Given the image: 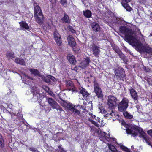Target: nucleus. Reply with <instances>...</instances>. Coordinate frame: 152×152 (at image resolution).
I'll list each match as a JSON object with an SVG mask.
<instances>
[{
	"label": "nucleus",
	"mask_w": 152,
	"mask_h": 152,
	"mask_svg": "<svg viewBox=\"0 0 152 152\" xmlns=\"http://www.w3.org/2000/svg\"><path fill=\"white\" fill-rule=\"evenodd\" d=\"M122 128L124 130H126H126H128V127L129 126H128L127 124H123V123H122Z\"/></svg>",
	"instance_id": "41"
},
{
	"label": "nucleus",
	"mask_w": 152,
	"mask_h": 152,
	"mask_svg": "<svg viewBox=\"0 0 152 152\" xmlns=\"http://www.w3.org/2000/svg\"><path fill=\"white\" fill-rule=\"evenodd\" d=\"M34 15L42 13L40 7L37 3L34 4Z\"/></svg>",
	"instance_id": "18"
},
{
	"label": "nucleus",
	"mask_w": 152,
	"mask_h": 152,
	"mask_svg": "<svg viewBox=\"0 0 152 152\" xmlns=\"http://www.w3.org/2000/svg\"><path fill=\"white\" fill-rule=\"evenodd\" d=\"M66 85L69 91H75V87L72 82L69 80H67L66 82Z\"/></svg>",
	"instance_id": "13"
},
{
	"label": "nucleus",
	"mask_w": 152,
	"mask_h": 152,
	"mask_svg": "<svg viewBox=\"0 0 152 152\" xmlns=\"http://www.w3.org/2000/svg\"><path fill=\"white\" fill-rule=\"evenodd\" d=\"M130 0H122V5L127 4L128 3L130 2Z\"/></svg>",
	"instance_id": "44"
},
{
	"label": "nucleus",
	"mask_w": 152,
	"mask_h": 152,
	"mask_svg": "<svg viewBox=\"0 0 152 152\" xmlns=\"http://www.w3.org/2000/svg\"><path fill=\"white\" fill-rule=\"evenodd\" d=\"M126 133L128 134L132 135L133 137H135L139 134V136L140 137L142 138L146 143L148 145H151L152 147L151 142V139L149 137L142 129L138 128L135 126H130L129 127L128 130H126Z\"/></svg>",
	"instance_id": "2"
},
{
	"label": "nucleus",
	"mask_w": 152,
	"mask_h": 152,
	"mask_svg": "<svg viewBox=\"0 0 152 152\" xmlns=\"http://www.w3.org/2000/svg\"><path fill=\"white\" fill-rule=\"evenodd\" d=\"M114 50L118 54V55L121 52L120 50L118 48L115 49Z\"/></svg>",
	"instance_id": "51"
},
{
	"label": "nucleus",
	"mask_w": 152,
	"mask_h": 152,
	"mask_svg": "<svg viewBox=\"0 0 152 152\" xmlns=\"http://www.w3.org/2000/svg\"><path fill=\"white\" fill-rule=\"evenodd\" d=\"M69 44L72 48L75 47L76 45V42L74 38L72 35H69L67 37Z\"/></svg>",
	"instance_id": "14"
},
{
	"label": "nucleus",
	"mask_w": 152,
	"mask_h": 152,
	"mask_svg": "<svg viewBox=\"0 0 152 152\" xmlns=\"http://www.w3.org/2000/svg\"><path fill=\"white\" fill-rule=\"evenodd\" d=\"M91 117L92 118H95L96 117V116L94 115H93L92 114Z\"/></svg>",
	"instance_id": "60"
},
{
	"label": "nucleus",
	"mask_w": 152,
	"mask_h": 152,
	"mask_svg": "<svg viewBox=\"0 0 152 152\" xmlns=\"http://www.w3.org/2000/svg\"><path fill=\"white\" fill-rule=\"evenodd\" d=\"M129 91H130L131 96L134 101L135 103H137L138 102V95L136 91L132 88L129 89Z\"/></svg>",
	"instance_id": "11"
},
{
	"label": "nucleus",
	"mask_w": 152,
	"mask_h": 152,
	"mask_svg": "<svg viewBox=\"0 0 152 152\" xmlns=\"http://www.w3.org/2000/svg\"><path fill=\"white\" fill-rule=\"evenodd\" d=\"M122 5L124 7V8H125L126 9V10L127 11H130L132 10V8L129 5V4H124V5Z\"/></svg>",
	"instance_id": "34"
},
{
	"label": "nucleus",
	"mask_w": 152,
	"mask_h": 152,
	"mask_svg": "<svg viewBox=\"0 0 152 152\" xmlns=\"http://www.w3.org/2000/svg\"><path fill=\"white\" fill-rule=\"evenodd\" d=\"M56 152H67L60 146H58V148L56 150Z\"/></svg>",
	"instance_id": "36"
},
{
	"label": "nucleus",
	"mask_w": 152,
	"mask_h": 152,
	"mask_svg": "<svg viewBox=\"0 0 152 152\" xmlns=\"http://www.w3.org/2000/svg\"><path fill=\"white\" fill-rule=\"evenodd\" d=\"M117 99L113 96L110 95L108 96L107 104L110 109H113L116 107Z\"/></svg>",
	"instance_id": "5"
},
{
	"label": "nucleus",
	"mask_w": 152,
	"mask_h": 152,
	"mask_svg": "<svg viewBox=\"0 0 152 152\" xmlns=\"http://www.w3.org/2000/svg\"><path fill=\"white\" fill-rule=\"evenodd\" d=\"M22 81L23 82V83H24L25 84H27L28 85H30V84H29V83L28 82H27V81H26L24 80H23Z\"/></svg>",
	"instance_id": "57"
},
{
	"label": "nucleus",
	"mask_w": 152,
	"mask_h": 152,
	"mask_svg": "<svg viewBox=\"0 0 152 152\" xmlns=\"http://www.w3.org/2000/svg\"><path fill=\"white\" fill-rule=\"evenodd\" d=\"M55 109H56L58 111L59 110L60 113H61V111H64L58 105V106L57 107V108Z\"/></svg>",
	"instance_id": "46"
},
{
	"label": "nucleus",
	"mask_w": 152,
	"mask_h": 152,
	"mask_svg": "<svg viewBox=\"0 0 152 152\" xmlns=\"http://www.w3.org/2000/svg\"><path fill=\"white\" fill-rule=\"evenodd\" d=\"M44 146L48 151H51V152H56V149L54 150L53 148L51 146H48L47 144H45L44 145Z\"/></svg>",
	"instance_id": "26"
},
{
	"label": "nucleus",
	"mask_w": 152,
	"mask_h": 152,
	"mask_svg": "<svg viewBox=\"0 0 152 152\" xmlns=\"http://www.w3.org/2000/svg\"><path fill=\"white\" fill-rule=\"evenodd\" d=\"M123 114L124 116L127 118L132 119L133 118L132 115L130 114L127 111H124L123 112Z\"/></svg>",
	"instance_id": "30"
},
{
	"label": "nucleus",
	"mask_w": 152,
	"mask_h": 152,
	"mask_svg": "<svg viewBox=\"0 0 152 152\" xmlns=\"http://www.w3.org/2000/svg\"><path fill=\"white\" fill-rule=\"evenodd\" d=\"M99 109H100V111L101 113H104V116L105 118H107L109 115L113 116L114 115H115V113L113 110H112V111L111 112H108L107 113L105 110L103 109V107H99Z\"/></svg>",
	"instance_id": "15"
},
{
	"label": "nucleus",
	"mask_w": 152,
	"mask_h": 152,
	"mask_svg": "<svg viewBox=\"0 0 152 152\" xmlns=\"http://www.w3.org/2000/svg\"><path fill=\"white\" fill-rule=\"evenodd\" d=\"M48 92V93L52 97H54L55 96V95L53 93V92H52L50 91L49 90Z\"/></svg>",
	"instance_id": "50"
},
{
	"label": "nucleus",
	"mask_w": 152,
	"mask_h": 152,
	"mask_svg": "<svg viewBox=\"0 0 152 152\" xmlns=\"http://www.w3.org/2000/svg\"><path fill=\"white\" fill-rule=\"evenodd\" d=\"M96 119L99 122L100 121V119L98 117H97L96 118Z\"/></svg>",
	"instance_id": "59"
},
{
	"label": "nucleus",
	"mask_w": 152,
	"mask_h": 152,
	"mask_svg": "<svg viewBox=\"0 0 152 152\" xmlns=\"http://www.w3.org/2000/svg\"><path fill=\"white\" fill-rule=\"evenodd\" d=\"M14 115L15 116L16 115V114L15 113H13V114H12V115Z\"/></svg>",
	"instance_id": "62"
},
{
	"label": "nucleus",
	"mask_w": 152,
	"mask_h": 152,
	"mask_svg": "<svg viewBox=\"0 0 152 152\" xmlns=\"http://www.w3.org/2000/svg\"><path fill=\"white\" fill-rule=\"evenodd\" d=\"M48 77L50 78V80H52L54 82L56 80V79L54 77L50 75H48Z\"/></svg>",
	"instance_id": "47"
},
{
	"label": "nucleus",
	"mask_w": 152,
	"mask_h": 152,
	"mask_svg": "<svg viewBox=\"0 0 152 152\" xmlns=\"http://www.w3.org/2000/svg\"><path fill=\"white\" fill-rule=\"evenodd\" d=\"M120 147L123 150L126 152H136V149H134V148L133 146H131V151L127 147L121 145Z\"/></svg>",
	"instance_id": "20"
},
{
	"label": "nucleus",
	"mask_w": 152,
	"mask_h": 152,
	"mask_svg": "<svg viewBox=\"0 0 152 152\" xmlns=\"http://www.w3.org/2000/svg\"><path fill=\"white\" fill-rule=\"evenodd\" d=\"M6 56L8 60L10 59L14 58H15L14 53L10 51L7 52L6 54Z\"/></svg>",
	"instance_id": "23"
},
{
	"label": "nucleus",
	"mask_w": 152,
	"mask_h": 152,
	"mask_svg": "<svg viewBox=\"0 0 152 152\" xmlns=\"http://www.w3.org/2000/svg\"><path fill=\"white\" fill-rule=\"evenodd\" d=\"M19 24L22 30L26 29L29 30V27L28 24L25 21H22L19 23Z\"/></svg>",
	"instance_id": "19"
},
{
	"label": "nucleus",
	"mask_w": 152,
	"mask_h": 152,
	"mask_svg": "<svg viewBox=\"0 0 152 152\" xmlns=\"http://www.w3.org/2000/svg\"><path fill=\"white\" fill-rule=\"evenodd\" d=\"M34 17L36 22L39 24H42L43 23L44 16L43 13L34 15Z\"/></svg>",
	"instance_id": "10"
},
{
	"label": "nucleus",
	"mask_w": 152,
	"mask_h": 152,
	"mask_svg": "<svg viewBox=\"0 0 152 152\" xmlns=\"http://www.w3.org/2000/svg\"><path fill=\"white\" fill-rule=\"evenodd\" d=\"M90 121H91V122L92 124H94L95 126H98V124H97V122H96L95 121H93L92 120H90Z\"/></svg>",
	"instance_id": "48"
},
{
	"label": "nucleus",
	"mask_w": 152,
	"mask_h": 152,
	"mask_svg": "<svg viewBox=\"0 0 152 152\" xmlns=\"http://www.w3.org/2000/svg\"><path fill=\"white\" fill-rule=\"evenodd\" d=\"M61 38H59L55 39L56 44L58 46L60 45L62 43L61 41Z\"/></svg>",
	"instance_id": "39"
},
{
	"label": "nucleus",
	"mask_w": 152,
	"mask_h": 152,
	"mask_svg": "<svg viewBox=\"0 0 152 152\" xmlns=\"http://www.w3.org/2000/svg\"><path fill=\"white\" fill-rule=\"evenodd\" d=\"M4 146V140L2 138V135L0 134V146L3 147Z\"/></svg>",
	"instance_id": "40"
},
{
	"label": "nucleus",
	"mask_w": 152,
	"mask_h": 152,
	"mask_svg": "<svg viewBox=\"0 0 152 152\" xmlns=\"http://www.w3.org/2000/svg\"><path fill=\"white\" fill-rule=\"evenodd\" d=\"M67 58L70 63L75 65L76 64V61L74 56L71 54H69L67 56Z\"/></svg>",
	"instance_id": "16"
},
{
	"label": "nucleus",
	"mask_w": 152,
	"mask_h": 152,
	"mask_svg": "<svg viewBox=\"0 0 152 152\" xmlns=\"http://www.w3.org/2000/svg\"><path fill=\"white\" fill-rule=\"evenodd\" d=\"M17 118L19 120L22 122L23 123H24V121L23 120V115L20 113H19L17 114Z\"/></svg>",
	"instance_id": "32"
},
{
	"label": "nucleus",
	"mask_w": 152,
	"mask_h": 152,
	"mask_svg": "<svg viewBox=\"0 0 152 152\" xmlns=\"http://www.w3.org/2000/svg\"><path fill=\"white\" fill-rule=\"evenodd\" d=\"M118 55L119 57L123 61V62L126 61V58L121 52L118 54Z\"/></svg>",
	"instance_id": "33"
},
{
	"label": "nucleus",
	"mask_w": 152,
	"mask_h": 152,
	"mask_svg": "<svg viewBox=\"0 0 152 152\" xmlns=\"http://www.w3.org/2000/svg\"><path fill=\"white\" fill-rule=\"evenodd\" d=\"M79 93L81 94L83 98V99H86L90 96V94L84 88L81 87L79 88Z\"/></svg>",
	"instance_id": "12"
},
{
	"label": "nucleus",
	"mask_w": 152,
	"mask_h": 152,
	"mask_svg": "<svg viewBox=\"0 0 152 152\" xmlns=\"http://www.w3.org/2000/svg\"><path fill=\"white\" fill-rule=\"evenodd\" d=\"M29 149L31 151L34 152H37L38 151V150L37 149L33 147H30L29 148Z\"/></svg>",
	"instance_id": "45"
},
{
	"label": "nucleus",
	"mask_w": 152,
	"mask_h": 152,
	"mask_svg": "<svg viewBox=\"0 0 152 152\" xmlns=\"http://www.w3.org/2000/svg\"><path fill=\"white\" fill-rule=\"evenodd\" d=\"M117 20V23L119 25L124 24L125 21L121 18H116Z\"/></svg>",
	"instance_id": "35"
},
{
	"label": "nucleus",
	"mask_w": 152,
	"mask_h": 152,
	"mask_svg": "<svg viewBox=\"0 0 152 152\" xmlns=\"http://www.w3.org/2000/svg\"><path fill=\"white\" fill-rule=\"evenodd\" d=\"M47 28V27H46L45 26H44V29L45 30H46Z\"/></svg>",
	"instance_id": "61"
},
{
	"label": "nucleus",
	"mask_w": 152,
	"mask_h": 152,
	"mask_svg": "<svg viewBox=\"0 0 152 152\" xmlns=\"http://www.w3.org/2000/svg\"><path fill=\"white\" fill-rule=\"evenodd\" d=\"M31 91L33 94L32 101L34 102H39L40 101V95L39 89L36 87L34 86L32 87Z\"/></svg>",
	"instance_id": "4"
},
{
	"label": "nucleus",
	"mask_w": 152,
	"mask_h": 152,
	"mask_svg": "<svg viewBox=\"0 0 152 152\" xmlns=\"http://www.w3.org/2000/svg\"><path fill=\"white\" fill-rule=\"evenodd\" d=\"M72 70L75 71H77V66H75L74 68H72Z\"/></svg>",
	"instance_id": "56"
},
{
	"label": "nucleus",
	"mask_w": 152,
	"mask_h": 152,
	"mask_svg": "<svg viewBox=\"0 0 152 152\" xmlns=\"http://www.w3.org/2000/svg\"><path fill=\"white\" fill-rule=\"evenodd\" d=\"M61 20L62 21L65 23H69L70 22L69 16L66 14H64V16Z\"/></svg>",
	"instance_id": "28"
},
{
	"label": "nucleus",
	"mask_w": 152,
	"mask_h": 152,
	"mask_svg": "<svg viewBox=\"0 0 152 152\" xmlns=\"http://www.w3.org/2000/svg\"><path fill=\"white\" fill-rule=\"evenodd\" d=\"M94 92L96 94L97 97L100 99H102L103 96L99 84L95 81H94Z\"/></svg>",
	"instance_id": "7"
},
{
	"label": "nucleus",
	"mask_w": 152,
	"mask_h": 152,
	"mask_svg": "<svg viewBox=\"0 0 152 152\" xmlns=\"http://www.w3.org/2000/svg\"><path fill=\"white\" fill-rule=\"evenodd\" d=\"M92 28L95 32H98L100 30V26L98 23L93 22L92 24Z\"/></svg>",
	"instance_id": "21"
},
{
	"label": "nucleus",
	"mask_w": 152,
	"mask_h": 152,
	"mask_svg": "<svg viewBox=\"0 0 152 152\" xmlns=\"http://www.w3.org/2000/svg\"><path fill=\"white\" fill-rule=\"evenodd\" d=\"M77 106H74L72 105H69V109L72 112H73L75 114L78 115L80 114V111L76 109Z\"/></svg>",
	"instance_id": "17"
},
{
	"label": "nucleus",
	"mask_w": 152,
	"mask_h": 152,
	"mask_svg": "<svg viewBox=\"0 0 152 152\" xmlns=\"http://www.w3.org/2000/svg\"><path fill=\"white\" fill-rule=\"evenodd\" d=\"M120 32L125 34V40L141 53L152 55V49L148 46H143L137 38L136 33L131 29L125 26H121L119 28Z\"/></svg>",
	"instance_id": "1"
},
{
	"label": "nucleus",
	"mask_w": 152,
	"mask_h": 152,
	"mask_svg": "<svg viewBox=\"0 0 152 152\" xmlns=\"http://www.w3.org/2000/svg\"><path fill=\"white\" fill-rule=\"evenodd\" d=\"M109 137H108L107 136H106V137H104V138H105L108 141H109V140L110 139H111V137H110V135H108Z\"/></svg>",
	"instance_id": "53"
},
{
	"label": "nucleus",
	"mask_w": 152,
	"mask_h": 152,
	"mask_svg": "<svg viewBox=\"0 0 152 152\" xmlns=\"http://www.w3.org/2000/svg\"><path fill=\"white\" fill-rule=\"evenodd\" d=\"M90 61V59L88 58H85L82 63V65L83 67H86L88 65Z\"/></svg>",
	"instance_id": "25"
},
{
	"label": "nucleus",
	"mask_w": 152,
	"mask_h": 152,
	"mask_svg": "<svg viewBox=\"0 0 152 152\" xmlns=\"http://www.w3.org/2000/svg\"><path fill=\"white\" fill-rule=\"evenodd\" d=\"M129 101L126 98H124L118 104V110L120 112L125 111L128 107Z\"/></svg>",
	"instance_id": "3"
},
{
	"label": "nucleus",
	"mask_w": 152,
	"mask_h": 152,
	"mask_svg": "<svg viewBox=\"0 0 152 152\" xmlns=\"http://www.w3.org/2000/svg\"><path fill=\"white\" fill-rule=\"evenodd\" d=\"M15 62L18 64L23 65H25V63L24 60L18 58L15 59Z\"/></svg>",
	"instance_id": "24"
},
{
	"label": "nucleus",
	"mask_w": 152,
	"mask_h": 152,
	"mask_svg": "<svg viewBox=\"0 0 152 152\" xmlns=\"http://www.w3.org/2000/svg\"><path fill=\"white\" fill-rule=\"evenodd\" d=\"M45 98L48 102V104L53 109L57 108V107L58 106V104L52 98H48L47 96H45Z\"/></svg>",
	"instance_id": "8"
},
{
	"label": "nucleus",
	"mask_w": 152,
	"mask_h": 152,
	"mask_svg": "<svg viewBox=\"0 0 152 152\" xmlns=\"http://www.w3.org/2000/svg\"><path fill=\"white\" fill-rule=\"evenodd\" d=\"M83 15L86 18H90L91 16V12L88 10H87L85 11H83Z\"/></svg>",
	"instance_id": "27"
},
{
	"label": "nucleus",
	"mask_w": 152,
	"mask_h": 152,
	"mask_svg": "<svg viewBox=\"0 0 152 152\" xmlns=\"http://www.w3.org/2000/svg\"><path fill=\"white\" fill-rule=\"evenodd\" d=\"M43 80L46 83H50L51 82L50 78L48 77V75L46 77H43Z\"/></svg>",
	"instance_id": "38"
},
{
	"label": "nucleus",
	"mask_w": 152,
	"mask_h": 152,
	"mask_svg": "<svg viewBox=\"0 0 152 152\" xmlns=\"http://www.w3.org/2000/svg\"><path fill=\"white\" fill-rule=\"evenodd\" d=\"M148 134L150 135L152 137V131L150 130L148 132Z\"/></svg>",
	"instance_id": "55"
},
{
	"label": "nucleus",
	"mask_w": 152,
	"mask_h": 152,
	"mask_svg": "<svg viewBox=\"0 0 152 152\" xmlns=\"http://www.w3.org/2000/svg\"><path fill=\"white\" fill-rule=\"evenodd\" d=\"M124 49L125 50V51L126 52H129V50H128L127 49V48L126 47H125L124 48Z\"/></svg>",
	"instance_id": "58"
},
{
	"label": "nucleus",
	"mask_w": 152,
	"mask_h": 152,
	"mask_svg": "<svg viewBox=\"0 0 152 152\" xmlns=\"http://www.w3.org/2000/svg\"><path fill=\"white\" fill-rule=\"evenodd\" d=\"M148 69H147V70H146V71H148Z\"/></svg>",
	"instance_id": "64"
},
{
	"label": "nucleus",
	"mask_w": 152,
	"mask_h": 152,
	"mask_svg": "<svg viewBox=\"0 0 152 152\" xmlns=\"http://www.w3.org/2000/svg\"><path fill=\"white\" fill-rule=\"evenodd\" d=\"M61 3L64 6H66L67 4L66 0H61Z\"/></svg>",
	"instance_id": "43"
},
{
	"label": "nucleus",
	"mask_w": 152,
	"mask_h": 152,
	"mask_svg": "<svg viewBox=\"0 0 152 152\" xmlns=\"http://www.w3.org/2000/svg\"><path fill=\"white\" fill-rule=\"evenodd\" d=\"M29 70L31 72V74H33L35 76H40V73L39 72L37 69H35L30 68Z\"/></svg>",
	"instance_id": "22"
},
{
	"label": "nucleus",
	"mask_w": 152,
	"mask_h": 152,
	"mask_svg": "<svg viewBox=\"0 0 152 152\" xmlns=\"http://www.w3.org/2000/svg\"><path fill=\"white\" fill-rule=\"evenodd\" d=\"M68 30L72 33H74L75 32V31L73 29L72 26H69L68 27Z\"/></svg>",
	"instance_id": "42"
},
{
	"label": "nucleus",
	"mask_w": 152,
	"mask_h": 152,
	"mask_svg": "<svg viewBox=\"0 0 152 152\" xmlns=\"http://www.w3.org/2000/svg\"><path fill=\"white\" fill-rule=\"evenodd\" d=\"M115 73L116 78L118 80H123L125 75L124 69L122 68H118L115 71Z\"/></svg>",
	"instance_id": "6"
},
{
	"label": "nucleus",
	"mask_w": 152,
	"mask_h": 152,
	"mask_svg": "<svg viewBox=\"0 0 152 152\" xmlns=\"http://www.w3.org/2000/svg\"><path fill=\"white\" fill-rule=\"evenodd\" d=\"M58 102L61 105L64 107H66L68 105V103L65 101L62 100L61 99H60V100H59Z\"/></svg>",
	"instance_id": "31"
},
{
	"label": "nucleus",
	"mask_w": 152,
	"mask_h": 152,
	"mask_svg": "<svg viewBox=\"0 0 152 152\" xmlns=\"http://www.w3.org/2000/svg\"><path fill=\"white\" fill-rule=\"evenodd\" d=\"M25 76L26 77V78H27V79H26V80H27V79H31V80H33V78L32 77H30L29 76L27 75H25Z\"/></svg>",
	"instance_id": "52"
},
{
	"label": "nucleus",
	"mask_w": 152,
	"mask_h": 152,
	"mask_svg": "<svg viewBox=\"0 0 152 152\" xmlns=\"http://www.w3.org/2000/svg\"><path fill=\"white\" fill-rule=\"evenodd\" d=\"M91 49L95 56H97L99 54L100 50L99 48L94 43L92 44L91 47Z\"/></svg>",
	"instance_id": "9"
},
{
	"label": "nucleus",
	"mask_w": 152,
	"mask_h": 152,
	"mask_svg": "<svg viewBox=\"0 0 152 152\" xmlns=\"http://www.w3.org/2000/svg\"><path fill=\"white\" fill-rule=\"evenodd\" d=\"M43 88L47 92H48L49 90V88L46 86H43Z\"/></svg>",
	"instance_id": "49"
},
{
	"label": "nucleus",
	"mask_w": 152,
	"mask_h": 152,
	"mask_svg": "<svg viewBox=\"0 0 152 152\" xmlns=\"http://www.w3.org/2000/svg\"><path fill=\"white\" fill-rule=\"evenodd\" d=\"M112 139L113 140V141H115V139L114 138H112Z\"/></svg>",
	"instance_id": "63"
},
{
	"label": "nucleus",
	"mask_w": 152,
	"mask_h": 152,
	"mask_svg": "<svg viewBox=\"0 0 152 152\" xmlns=\"http://www.w3.org/2000/svg\"><path fill=\"white\" fill-rule=\"evenodd\" d=\"M108 146L110 150L113 152H117V150L115 147L113 145H111L110 144L108 143Z\"/></svg>",
	"instance_id": "29"
},
{
	"label": "nucleus",
	"mask_w": 152,
	"mask_h": 152,
	"mask_svg": "<svg viewBox=\"0 0 152 152\" xmlns=\"http://www.w3.org/2000/svg\"><path fill=\"white\" fill-rule=\"evenodd\" d=\"M49 21L50 22H51V23L50 24H48V28H50L51 27V26L52 25V22L51 21V20H50Z\"/></svg>",
	"instance_id": "54"
},
{
	"label": "nucleus",
	"mask_w": 152,
	"mask_h": 152,
	"mask_svg": "<svg viewBox=\"0 0 152 152\" xmlns=\"http://www.w3.org/2000/svg\"><path fill=\"white\" fill-rule=\"evenodd\" d=\"M54 36L55 39L61 38L59 34L57 31H55L54 33Z\"/></svg>",
	"instance_id": "37"
}]
</instances>
